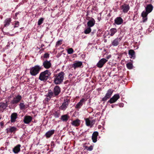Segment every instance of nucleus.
Listing matches in <instances>:
<instances>
[{"instance_id": "nucleus-39", "label": "nucleus", "mask_w": 154, "mask_h": 154, "mask_svg": "<svg viewBox=\"0 0 154 154\" xmlns=\"http://www.w3.org/2000/svg\"><path fill=\"white\" fill-rule=\"evenodd\" d=\"M54 116L56 118H58L59 117L60 113L57 112H55L54 114Z\"/></svg>"}, {"instance_id": "nucleus-1", "label": "nucleus", "mask_w": 154, "mask_h": 154, "mask_svg": "<svg viewBox=\"0 0 154 154\" xmlns=\"http://www.w3.org/2000/svg\"><path fill=\"white\" fill-rule=\"evenodd\" d=\"M61 92V88L58 85H56L54 87L53 91L51 90H48V93L46 95L47 100L49 101L52 97L57 96Z\"/></svg>"}, {"instance_id": "nucleus-15", "label": "nucleus", "mask_w": 154, "mask_h": 154, "mask_svg": "<svg viewBox=\"0 0 154 154\" xmlns=\"http://www.w3.org/2000/svg\"><path fill=\"white\" fill-rule=\"evenodd\" d=\"M18 115L16 112L13 113L11 116V122L13 123L16 121V119L17 118Z\"/></svg>"}, {"instance_id": "nucleus-24", "label": "nucleus", "mask_w": 154, "mask_h": 154, "mask_svg": "<svg viewBox=\"0 0 154 154\" xmlns=\"http://www.w3.org/2000/svg\"><path fill=\"white\" fill-rule=\"evenodd\" d=\"M153 8V6L152 4H148L145 8L146 11L149 13L152 11Z\"/></svg>"}, {"instance_id": "nucleus-33", "label": "nucleus", "mask_w": 154, "mask_h": 154, "mask_svg": "<svg viewBox=\"0 0 154 154\" xmlns=\"http://www.w3.org/2000/svg\"><path fill=\"white\" fill-rule=\"evenodd\" d=\"M91 28L88 26L85 29L84 32L85 34H89L91 32Z\"/></svg>"}, {"instance_id": "nucleus-17", "label": "nucleus", "mask_w": 154, "mask_h": 154, "mask_svg": "<svg viewBox=\"0 0 154 154\" xmlns=\"http://www.w3.org/2000/svg\"><path fill=\"white\" fill-rule=\"evenodd\" d=\"M54 130H49L47 131L45 134V136L46 138H48L50 137L55 133Z\"/></svg>"}, {"instance_id": "nucleus-31", "label": "nucleus", "mask_w": 154, "mask_h": 154, "mask_svg": "<svg viewBox=\"0 0 154 154\" xmlns=\"http://www.w3.org/2000/svg\"><path fill=\"white\" fill-rule=\"evenodd\" d=\"M110 35L111 36H113L114 34L117 32V30L116 28H112L110 30Z\"/></svg>"}, {"instance_id": "nucleus-23", "label": "nucleus", "mask_w": 154, "mask_h": 154, "mask_svg": "<svg viewBox=\"0 0 154 154\" xmlns=\"http://www.w3.org/2000/svg\"><path fill=\"white\" fill-rule=\"evenodd\" d=\"M21 145L20 144H18L13 149V152L15 153H17L20 151L21 147Z\"/></svg>"}, {"instance_id": "nucleus-12", "label": "nucleus", "mask_w": 154, "mask_h": 154, "mask_svg": "<svg viewBox=\"0 0 154 154\" xmlns=\"http://www.w3.org/2000/svg\"><path fill=\"white\" fill-rule=\"evenodd\" d=\"M122 38V37H117L112 42V45L114 46H116L118 45Z\"/></svg>"}, {"instance_id": "nucleus-4", "label": "nucleus", "mask_w": 154, "mask_h": 154, "mask_svg": "<svg viewBox=\"0 0 154 154\" xmlns=\"http://www.w3.org/2000/svg\"><path fill=\"white\" fill-rule=\"evenodd\" d=\"M42 69V66L36 65L30 69V73L32 76H35L38 74Z\"/></svg>"}, {"instance_id": "nucleus-18", "label": "nucleus", "mask_w": 154, "mask_h": 154, "mask_svg": "<svg viewBox=\"0 0 154 154\" xmlns=\"http://www.w3.org/2000/svg\"><path fill=\"white\" fill-rule=\"evenodd\" d=\"M81 124V121L79 119H77L75 120L72 121L71 124L73 126L75 127L79 126Z\"/></svg>"}, {"instance_id": "nucleus-14", "label": "nucleus", "mask_w": 154, "mask_h": 154, "mask_svg": "<svg viewBox=\"0 0 154 154\" xmlns=\"http://www.w3.org/2000/svg\"><path fill=\"white\" fill-rule=\"evenodd\" d=\"M32 117L29 116H25L23 119V122L24 123L26 124H29L32 120Z\"/></svg>"}, {"instance_id": "nucleus-6", "label": "nucleus", "mask_w": 154, "mask_h": 154, "mask_svg": "<svg viewBox=\"0 0 154 154\" xmlns=\"http://www.w3.org/2000/svg\"><path fill=\"white\" fill-rule=\"evenodd\" d=\"M114 90L112 89H109L107 91L105 96L102 99V101H106L111 97Z\"/></svg>"}, {"instance_id": "nucleus-30", "label": "nucleus", "mask_w": 154, "mask_h": 154, "mask_svg": "<svg viewBox=\"0 0 154 154\" xmlns=\"http://www.w3.org/2000/svg\"><path fill=\"white\" fill-rule=\"evenodd\" d=\"M19 108L21 110H24L26 108V106L24 104V102L22 100L19 104Z\"/></svg>"}, {"instance_id": "nucleus-48", "label": "nucleus", "mask_w": 154, "mask_h": 154, "mask_svg": "<svg viewBox=\"0 0 154 154\" xmlns=\"http://www.w3.org/2000/svg\"><path fill=\"white\" fill-rule=\"evenodd\" d=\"M51 146H52V145H53L54 146V142H53V141H52L51 142Z\"/></svg>"}, {"instance_id": "nucleus-8", "label": "nucleus", "mask_w": 154, "mask_h": 154, "mask_svg": "<svg viewBox=\"0 0 154 154\" xmlns=\"http://www.w3.org/2000/svg\"><path fill=\"white\" fill-rule=\"evenodd\" d=\"M69 101L70 100L69 99H64V102L60 107V109L62 110H65L67 107Z\"/></svg>"}, {"instance_id": "nucleus-28", "label": "nucleus", "mask_w": 154, "mask_h": 154, "mask_svg": "<svg viewBox=\"0 0 154 154\" xmlns=\"http://www.w3.org/2000/svg\"><path fill=\"white\" fill-rule=\"evenodd\" d=\"M69 118V117L68 115H64L62 116L61 120H62L63 122H66L68 121Z\"/></svg>"}, {"instance_id": "nucleus-2", "label": "nucleus", "mask_w": 154, "mask_h": 154, "mask_svg": "<svg viewBox=\"0 0 154 154\" xmlns=\"http://www.w3.org/2000/svg\"><path fill=\"white\" fill-rule=\"evenodd\" d=\"M65 73L61 71L56 74L54 79V82L56 85H60L63 82L64 79Z\"/></svg>"}, {"instance_id": "nucleus-43", "label": "nucleus", "mask_w": 154, "mask_h": 154, "mask_svg": "<svg viewBox=\"0 0 154 154\" xmlns=\"http://www.w3.org/2000/svg\"><path fill=\"white\" fill-rule=\"evenodd\" d=\"M4 123L3 122H1L0 123V126L2 128H3V127L4 125Z\"/></svg>"}, {"instance_id": "nucleus-21", "label": "nucleus", "mask_w": 154, "mask_h": 154, "mask_svg": "<svg viewBox=\"0 0 154 154\" xmlns=\"http://www.w3.org/2000/svg\"><path fill=\"white\" fill-rule=\"evenodd\" d=\"M17 130V128L14 126L11 127L10 128H8L6 129L7 133H14Z\"/></svg>"}, {"instance_id": "nucleus-47", "label": "nucleus", "mask_w": 154, "mask_h": 154, "mask_svg": "<svg viewBox=\"0 0 154 154\" xmlns=\"http://www.w3.org/2000/svg\"><path fill=\"white\" fill-rule=\"evenodd\" d=\"M20 13V12H18L15 13V16L16 17L17 16V15L19 14V13Z\"/></svg>"}, {"instance_id": "nucleus-5", "label": "nucleus", "mask_w": 154, "mask_h": 154, "mask_svg": "<svg viewBox=\"0 0 154 154\" xmlns=\"http://www.w3.org/2000/svg\"><path fill=\"white\" fill-rule=\"evenodd\" d=\"M22 97L21 95L18 94L15 96L13 99L10 101V104L11 105L16 106L17 104L19 103L21 100Z\"/></svg>"}, {"instance_id": "nucleus-29", "label": "nucleus", "mask_w": 154, "mask_h": 154, "mask_svg": "<svg viewBox=\"0 0 154 154\" xmlns=\"http://www.w3.org/2000/svg\"><path fill=\"white\" fill-rule=\"evenodd\" d=\"M11 21V18H7L4 21V26L5 27L8 26L10 24Z\"/></svg>"}, {"instance_id": "nucleus-40", "label": "nucleus", "mask_w": 154, "mask_h": 154, "mask_svg": "<svg viewBox=\"0 0 154 154\" xmlns=\"http://www.w3.org/2000/svg\"><path fill=\"white\" fill-rule=\"evenodd\" d=\"M96 122V119H93L91 120V128L95 124V122Z\"/></svg>"}, {"instance_id": "nucleus-35", "label": "nucleus", "mask_w": 154, "mask_h": 154, "mask_svg": "<svg viewBox=\"0 0 154 154\" xmlns=\"http://www.w3.org/2000/svg\"><path fill=\"white\" fill-rule=\"evenodd\" d=\"M126 66L128 69H131L133 68V64L131 63H128L126 64Z\"/></svg>"}, {"instance_id": "nucleus-37", "label": "nucleus", "mask_w": 154, "mask_h": 154, "mask_svg": "<svg viewBox=\"0 0 154 154\" xmlns=\"http://www.w3.org/2000/svg\"><path fill=\"white\" fill-rule=\"evenodd\" d=\"M74 52L73 49L72 48H69L67 50V53L69 54H72Z\"/></svg>"}, {"instance_id": "nucleus-19", "label": "nucleus", "mask_w": 154, "mask_h": 154, "mask_svg": "<svg viewBox=\"0 0 154 154\" xmlns=\"http://www.w3.org/2000/svg\"><path fill=\"white\" fill-rule=\"evenodd\" d=\"M95 23V21L94 19L92 17H91V20L87 22V26L88 27L91 28L94 25Z\"/></svg>"}, {"instance_id": "nucleus-38", "label": "nucleus", "mask_w": 154, "mask_h": 154, "mask_svg": "<svg viewBox=\"0 0 154 154\" xmlns=\"http://www.w3.org/2000/svg\"><path fill=\"white\" fill-rule=\"evenodd\" d=\"M62 40H60L57 42L56 43V46H58L61 45L62 44Z\"/></svg>"}, {"instance_id": "nucleus-41", "label": "nucleus", "mask_w": 154, "mask_h": 154, "mask_svg": "<svg viewBox=\"0 0 154 154\" xmlns=\"http://www.w3.org/2000/svg\"><path fill=\"white\" fill-rule=\"evenodd\" d=\"M14 27H18L19 26V22L18 21H16L15 23Z\"/></svg>"}, {"instance_id": "nucleus-44", "label": "nucleus", "mask_w": 154, "mask_h": 154, "mask_svg": "<svg viewBox=\"0 0 154 154\" xmlns=\"http://www.w3.org/2000/svg\"><path fill=\"white\" fill-rule=\"evenodd\" d=\"M111 57V55H109L106 57V58L107 59H109Z\"/></svg>"}, {"instance_id": "nucleus-49", "label": "nucleus", "mask_w": 154, "mask_h": 154, "mask_svg": "<svg viewBox=\"0 0 154 154\" xmlns=\"http://www.w3.org/2000/svg\"><path fill=\"white\" fill-rule=\"evenodd\" d=\"M111 106L112 107V108H113L114 107V106L113 105H111Z\"/></svg>"}, {"instance_id": "nucleus-7", "label": "nucleus", "mask_w": 154, "mask_h": 154, "mask_svg": "<svg viewBox=\"0 0 154 154\" xmlns=\"http://www.w3.org/2000/svg\"><path fill=\"white\" fill-rule=\"evenodd\" d=\"M120 97L119 94H114L108 101V103L112 104L116 102Z\"/></svg>"}, {"instance_id": "nucleus-34", "label": "nucleus", "mask_w": 154, "mask_h": 154, "mask_svg": "<svg viewBox=\"0 0 154 154\" xmlns=\"http://www.w3.org/2000/svg\"><path fill=\"white\" fill-rule=\"evenodd\" d=\"M42 57H41L42 59L43 60H45V59H48L49 57V54L48 53H45L43 56V58H42Z\"/></svg>"}, {"instance_id": "nucleus-16", "label": "nucleus", "mask_w": 154, "mask_h": 154, "mask_svg": "<svg viewBox=\"0 0 154 154\" xmlns=\"http://www.w3.org/2000/svg\"><path fill=\"white\" fill-rule=\"evenodd\" d=\"M98 135L99 133L97 131H94L93 133L92 136V140L93 143H95L97 141Z\"/></svg>"}, {"instance_id": "nucleus-3", "label": "nucleus", "mask_w": 154, "mask_h": 154, "mask_svg": "<svg viewBox=\"0 0 154 154\" xmlns=\"http://www.w3.org/2000/svg\"><path fill=\"white\" fill-rule=\"evenodd\" d=\"M51 73L48 70L41 72L39 75V79L41 81H46L51 79Z\"/></svg>"}, {"instance_id": "nucleus-9", "label": "nucleus", "mask_w": 154, "mask_h": 154, "mask_svg": "<svg viewBox=\"0 0 154 154\" xmlns=\"http://www.w3.org/2000/svg\"><path fill=\"white\" fill-rule=\"evenodd\" d=\"M108 61L106 59L103 58L100 59L97 64V66L99 68L103 67V65Z\"/></svg>"}, {"instance_id": "nucleus-42", "label": "nucleus", "mask_w": 154, "mask_h": 154, "mask_svg": "<svg viewBox=\"0 0 154 154\" xmlns=\"http://www.w3.org/2000/svg\"><path fill=\"white\" fill-rule=\"evenodd\" d=\"M93 149V146H91L88 147L87 149V150L89 151H91Z\"/></svg>"}, {"instance_id": "nucleus-45", "label": "nucleus", "mask_w": 154, "mask_h": 154, "mask_svg": "<svg viewBox=\"0 0 154 154\" xmlns=\"http://www.w3.org/2000/svg\"><path fill=\"white\" fill-rule=\"evenodd\" d=\"M97 19H98V21H100V20H101V17H97Z\"/></svg>"}, {"instance_id": "nucleus-26", "label": "nucleus", "mask_w": 154, "mask_h": 154, "mask_svg": "<svg viewBox=\"0 0 154 154\" xmlns=\"http://www.w3.org/2000/svg\"><path fill=\"white\" fill-rule=\"evenodd\" d=\"M128 54L131 56L130 57L134 59L135 57V52L132 49H130L128 51Z\"/></svg>"}, {"instance_id": "nucleus-27", "label": "nucleus", "mask_w": 154, "mask_h": 154, "mask_svg": "<svg viewBox=\"0 0 154 154\" xmlns=\"http://www.w3.org/2000/svg\"><path fill=\"white\" fill-rule=\"evenodd\" d=\"M7 102L5 103H0V110L5 109L8 106Z\"/></svg>"}, {"instance_id": "nucleus-13", "label": "nucleus", "mask_w": 154, "mask_h": 154, "mask_svg": "<svg viewBox=\"0 0 154 154\" xmlns=\"http://www.w3.org/2000/svg\"><path fill=\"white\" fill-rule=\"evenodd\" d=\"M82 65V62L76 61L75 63L72 65V67L74 69L78 68L80 67Z\"/></svg>"}, {"instance_id": "nucleus-50", "label": "nucleus", "mask_w": 154, "mask_h": 154, "mask_svg": "<svg viewBox=\"0 0 154 154\" xmlns=\"http://www.w3.org/2000/svg\"><path fill=\"white\" fill-rule=\"evenodd\" d=\"M43 0L45 2H47L48 1V0Z\"/></svg>"}, {"instance_id": "nucleus-25", "label": "nucleus", "mask_w": 154, "mask_h": 154, "mask_svg": "<svg viewBox=\"0 0 154 154\" xmlns=\"http://www.w3.org/2000/svg\"><path fill=\"white\" fill-rule=\"evenodd\" d=\"M85 99L84 98H82L81 100L80 101L77 103L75 106V108L76 109H80L81 107L83 104V103L84 102Z\"/></svg>"}, {"instance_id": "nucleus-36", "label": "nucleus", "mask_w": 154, "mask_h": 154, "mask_svg": "<svg viewBox=\"0 0 154 154\" xmlns=\"http://www.w3.org/2000/svg\"><path fill=\"white\" fill-rule=\"evenodd\" d=\"M44 20V19L43 18H40L38 22V25H41L43 23Z\"/></svg>"}, {"instance_id": "nucleus-20", "label": "nucleus", "mask_w": 154, "mask_h": 154, "mask_svg": "<svg viewBox=\"0 0 154 154\" xmlns=\"http://www.w3.org/2000/svg\"><path fill=\"white\" fill-rule=\"evenodd\" d=\"M123 22V19L120 17H116L114 20V23L117 25H120Z\"/></svg>"}, {"instance_id": "nucleus-46", "label": "nucleus", "mask_w": 154, "mask_h": 154, "mask_svg": "<svg viewBox=\"0 0 154 154\" xmlns=\"http://www.w3.org/2000/svg\"><path fill=\"white\" fill-rule=\"evenodd\" d=\"M119 106L123 107V103H120L119 105Z\"/></svg>"}, {"instance_id": "nucleus-22", "label": "nucleus", "mask_w": 154, "mask_h": 154, "mask_svg": "<svg viewBox=\"0 0 154 154\" xmlns=\"http://www.w3.org/2000/svg\"><path fill=\"white\" fill-rule=\"evenodd\" d=\"M148 13L146 11H143L141 13V16L143 17V22H145L147 20V16Z\"/></svg>"}, {"instance_id": "nucleus-10", "label": "nucleus", "mask_w": 154, "mask_h": 154, "mask_svg": "<svg viewBox=\"0 0 154 154\" xmlns=\"http://www.w3.org/2000/svg\"><path fill=\"white\" fill-rule=\"evenodd\" d=\"M120 8L124 13H127L130 9L129 5L126 4H124L121 6Z\"/></svg>"}, {"instance_id": "nucleus-11", "label": "nucleus", "mask_w": 154, "mask_h": 154, "mask_svg": "<svg viewBox=\"0 0 154 154\" xmlns=\"http://www.w3.org/2000/svg\"><path fill=\"white\" fill-rule=\"evenodd\" d=\"M43 66L46 69L50 68L51 66V61H48L47 60H44L43 62Z\"/></svg>"}, {"instance_id": "nucleus-32", "label": "nucleus", "mask_w": 154, "mask_h": 154, "mask_svg": "<svg viewBox=\"0 0 154 154\" xmlns=\"http://www.w3.org/2000/svg\"><path fill=\"white\" fill-rule=\"evenodd\" d=\"M85 124L87 126H91V120H90L89 118H85Z\"/></svg>"}]
</instances>
